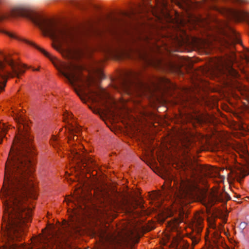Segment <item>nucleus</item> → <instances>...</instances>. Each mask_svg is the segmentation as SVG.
<instances>
[{
	"label": "nucleus",
	"instance_id": "nucleus-10",
	"mask_svg": "<svg viewBox=\"0 0 249 249\" xmlns=\"http://www.w3.org/2000/svg\"><path fill=\"white\" fill-rule=\"evenodd\" d=\"M203 228V219L198 214L195 215L192 221V228L194 232L196 233L195 236H191L192 243L196 244L199 240V235Z\"/></svg>",
	"mask_w": 249,
	"mask_h": 249
},
{
	"label": "nucleus",
	"instance_id": "nucleus-22",
	"mask_svg": "<svg viewBox=\"0 0 249 249\" xmlns=\"http://www.w3.org/2000/svg\"><path fill=\"white\" fill-rule=\"evenodd\" d=\"M53 47L54 49H55L56 51L61 52L62 51V49H61L60 46L59 44H53Z\"/></svg>",
	"mask_w": 249,
	"mask_h": 249
},
{
	"label": "nucleus",
	"instance_id": "nucleus-7",
	"mask_svg": "<svg viewBox=\"0 0 249 249\" xmlns=\"http://www.w3.org/2000/svg\"><path fill=\"white\" fill-rule=\"evenodd\" d=\"M4 60L5 62L10 66L12 71L5 70V64L0 60V91L4 90L8 77L16 76L19 78L20 74L24 73L25 69L26 68L24 64L15 62L13 60L9 59L5 56H4Z\"/></svg>",
	"mask_w": 249,
	"mask_h": 249
},
{
	"label": "nucleus",
	"instance_id": "nucleus-17",
	"mask_svg": "<svg viewBox=\"0 0 249 249\" xmlns=\"http://www.w3.org/2000/svg\"><path fill=\"white\" fill-rule=\"evenodd\" d=\"M170 81L164 78H157L156 81L152 82V84L155 87H158L159 85L163 84H170Z\"/></svg>",
	"mask_w": 249,
	"mask_h": 249
},
{
	"label": "nucleus",
	"instance_id": "nucleus-6",
	"mask_svg": "<svg viewBox=\"0 0 249 249\" xmlns=\"http://www.w3.org/2000/svg\"><path fill=\"white\" fill-rule=\"evenodd\" d=\"M173 186L176 188V202L180 205H185L198 190V185L194 180L187 178H181L178 181L172 177Z\"/></svg>",
	"mask_w": 249,
	"mask_h": 249
},
{
	"label": "nucleus",
	"instance_id": "nucleus-3",
	"mask_svg": "<svg viewBox=\"0 0 249 249\" xmlns=\"http://www.w3.org/2000/svg\"><path fill=\"white\" fill-rule=\"evenodd\" d=\"M22 16L30 19L36 25L48 34L52 38L67 42L71 38V32L66 28L54 22L44 18L34 13L30 8L19 6L12 9L10 13H0V21L10 17Z\"/></svg>",
	"mask_w": 249,
	"mask_h": 249
},
{
	"label": "nucleus",
	"instance_id": "nucleus-28",
	"mask_svg": "<svg viewBox=\"0 0 249 249\" xmlns=\"http://www.w3.org/2000/svg\"><path fill=\"white\" fill-rule=\"evenodd\" d=\"M224 24L226 26H227V24L226 23H224Z\"/></svg>",
	"mask_w": 249,
	"mask_h": 249
},
{
	"label": "nucleus",
	"instance_id": "nucleus-25",
	"mask_svg": "<svg viewBox=\"0 0 249 249\" xmlns=\"http://www.w3.org/2000/svg\"><path fill=\"white\" fill-rule=\"evenodd\" d=\"M66 53L67 55H68L70 57H72V53L71 50H67L66 51Z\"/></svg>",
	"mask_w": 249,
	"mask_h": 249
},
{
	"label": "nucleus",
	"instance_id": "nucleus-5",
	"mask_svg": "<svg viewBox=\"0 0 249 249\" xmlns=\"http://www.w3.org/2000/svg\"><path fill=\"white\" fill-rule=\"evenodd\" d=\"M135 233L130 229L124 230L117 234H107L100 249H131L126 248L131 246L130 241L135 242Z\"/></svg>",
	"mask_w": 249,
	"mask_h": 249
},
{
	"label": "nucleus",
	"instance_id": "nucleus-23",
	"mask_svg": "<svg viewBox=\"0 0 249 249\" xmlns=\"http://www.w3.org/2000/svg\"><path fill=\"white\" fill-rule=\"evenodd\" d=\"M247 226V223L245 222H242L239 224V227L240 230L243 231Z\"/></svg>",
	"mask_w": 249,
	"mask_h": 249
},
{
	"label": "nucleus",
	"instance_id": "nucleus-18",
	"mask_svg": "<svg viewBox=\"0 0 249 249\" xmlns=\"http://www.w3.org/2000/svg\"><path fill=\"white\" fill-rule=\"evenodd\" d=\"M221 238V236L220 234L217 231H214L213 233V244L210 243L211 246L212 247L218 246L219 240H220Z\"/></svg>",
	"mask_w": 249,
	"mask_h": 249
},
{
	"label": "nucleus",
	"instance_id": "nucleus-27",
	"mask_svg": "<svg viewBox=\"0 0 249 249\" xmlns=\"http://www.w3.org/2000/svg\"><path fill=\"white\" fill-rule=\"evenodd\" d=\"M33 70H34V71H38V69H34Z\"/></svg>",
	"mask_w": 249,
	"mask_h": 249
},
{
	"label": "nucleus",
	"instance_id": "nucleus-31",
	"mask_svg": "<svg viewBox=\"0 0 249 249\" xmlns=\"http://www.w3.org/2000/svg\"><path fill=\"white\" fill-rule=\"evenodd\" d=\"M100 75H102V76H103V74H102V73H100Z\"/></svg>",
	"mask_w": 249,
	"mask_h": 249
},
{
	"label": "nucleus",
	"instance_id": "nucleus-16",
	"mask_svg": "<svg viewBox=\"0 0 249 249\" xmlns=\"http://www.w3.org/2000/svg\"><path fill=\"white\" fill-rule=\"evenodd\" d=\"M25 41L26 43L35 47L36 49H37L40 52H41L46 57L49 58L50 60H53V58H55L53 56L51 55L49 53H48L45 50H43V49L40 48L39 47L37 46L36 44H35L34 43L29 41H28V40H25Z\"/></svg>",
	"mask_w": 249,
	"mask_h": 249
},
{
	"label": "nucleus",
	"instance_id": "nucleus-26",
	"mask_svg": "<svg viewBox=\"0 0 249 249\" xmlns=\"http://www.w3.org/2000/svg\"><path fill=\"white\" fill-rule=\"evenodd\" d=\"M72 114H71V113H67V117L68 118H72Z\"/></svg>",
	"mask_w": 249,
	"mask_h": 249
},
{
	"label": "nucleus",
	"instance_id": "nucleus-15",
	"mask_svg": "<svg viewBox=\"0 0 249 249\" xmlns=\"http://www.w3.org/2000/svg\"><path fill=\"white\" fill-rule=\"evenodd\" d=\"M121 86L125 90H129L134 84L129 78H123L120 82Z\"/></svg>",
	"mask_w": 249,
	"mask_h": 249
},
{
	"label": "nucleus",
	"instance_id": "nucleus-11",
	"mask_svg": "<svg viewBox=\"0 0 249 249\" xmlns=\"http://www.w3.org/2000/svg\"><path fill=\"white\" fill-rule=\"evenodd\" d=\"M226 14L229 18L236 21L244 19L247 17V13L245 11L234 8H228L226 10Z\"/></svg>",
	"mask_w": 249,
	"mask_h": 249
},
{
	"label": "nucleus",
	"instance_id": "nucleus-13",
	"mask_svg": "<svg viewBox=\"0 0 249 249\" xmlns=\"http://www.w3.org/2000/svg\"><path fill=\"white\" fill-rule=\"evenodd\" d=\"M222 71L224 78L229 79L231 78H237L239 76L238 72L230 65L226 66Z\"/></svg>",
	"mask_w": 249,
	"mask_h": 249
},
{
	"label": "nucleus",
	"instance_id": "nucleus-20",
	"mask_svg": "<svg viewBox=\"0 0 249 249\" xmlns=\"http://www.w3.org/2000/svg\"><path fill=\"white\" fill-rule=\"evenodd\" d=\"M207 119L206 117H204V116H197L195 118V120L199 124H201L202 123H205L207 121Z\"/></svg>",
	"mask_w": 249,
	"mask_h": 249
},
{
	"label": "nucleus",
	"instance_id": "nucleus-19",
	"mask_svg": "<svg viewBox=\"0 0 249 249\" xmlns=\"http://www.w3.org/2000/svg\"><path fill=\"white\" fill-rule=\"evenodd\" d=\"M50 143L53 146L56 148L57 146L59 145V141L55 135H53L50 139Z\"/></svg>",
	"mask_w": 249,
	"mask_h": 249
},
{
	"label": "nucleus",
	"instance_id": "nucleus-30",
	"mask_svg": "<svg viewBox=\"0 0 249 249\" xmlns=\"http://www.w3.org/2000/svg\"><path fill=\"white\" fill-rule=\"evenodd\" d=\"M162 4H163V5H164V4H165L163 1L162 2Z\"/></svg>",
	"mask_w": 249,
	"mask_h": 249
},
{
	"label": "nucleus",
	"instance_id": "nucleus-24",
	"mask_svg": "<svg viewBox=\"0 0 249 249\" xmlns=\"http://www.w3.org/2000/svg\"><path fill=\"white\" fill-rule=\"evenodd\" d=\"M89 108L92 110L94 113L97 114L100 113V109L95 108H93L91 106H89Z\"/></svg>",
	"mask_w": 249,
	"mask_h": 249
},
{
	"label": "nucleus",
	"instance_id": "nucleus-9",
	"mask_svg": "<svg viewBox=\"0 0 249 249\" xmlns=\"http://www.w3.org/2000/svg\"><path fill=\"white\" fill-rule=\"evenodd\" d=\"M223 34V38L220 40L221 43L228 47L234 43H240V39L236 32L231 28H229V32L228 33L222 27L219 29Z\"/></svg>",
	"mask_w": 249,
	"mask_h": 249
},
{
	"label": "nucleus",
	"instance_id": "nucleus-29",
	"mask_svg": "<svg viewBox=\"0 0 249 249\" xmlns=\"http://www.w3.org/2000/svg\"><path fill=\"white\" fill-rule=\"evenodd\" d=\"M213 228H215V226H213Z\"/></svg>",
	"mask_w": 249,
	"mask_h": 249
},
{
	"label": "nucleus",
	"instance_id": "nucleus-1",
	"mask_svg": "<svg viewBox=\"0 0 249 249\" xmlns=\"http://www.w3.org/2000/svg\"><path fill=\"white\" fill-rule=\"evenodd\" d=\"M19 129L21 131L13 141L5 165V200L2 223L5 240L3 249H18L16 242L23 238L27 223L31 221L29 196L36 198L32 178L34 163L30 157L33 139L28 128Z\"/></svg>",
	"mask_w": 249,
	"mask_h": 249
},
{
	"label": "nucleus",
	"instance_id": "nucleus-21",
	"mask_svg": "<svg viewBox=\"0 0 249 249\" xmlns=\"http://www.w3.org/2000/svg\"><path fill=\"white\" fill-rule=\"evenodd\" d=\"M6 34L10 37L15 38L17 39H19V38L14 33L7 32Z\"/></svg>",
	"mask_w": 249,
	"mask_h": 249
},
{
	"label": "nucleus",
	"instance_id": "nucleus-4",
	"mask_svg": "<svg viewBox=\"0 0 249 249\" xmlns=\"http://www.w3.org/2000/svg\"><path fill=\"white\" fill-rule=\"evenodd\" d=\"M69 135L68 136V142L72 147L71 149V153L73 156L74 160L76 161V164L78 165L80 169L82 170V165L84 168H92L96 166L95 161L89 156V155L85 153L83 145L78 144V151L74 147L77 146V143L74 142L77 140V135H79L81 132V128L77 125H71L68 128Z\"/></svg>",
	"mask_w": 249,
	"mask_h": 249
},
{
	"label": "nucleus",
	"instance_id": "nucleus-8",
	"mask_svg": "<svg viewBox=\"0 0 249 249\" xmlns=\"http://www.w3.org/2000/svg\"><path fill=\"white\" fill-rule=\"evenodd\" d=\"M202 203L207 208H210L216 202H221L226 203L231 199L230 195L225 192L212 191L202 194Z\"/></svg>",
	"mask_w": 249,
	"mask_h": 249
},
{
	"label": "nucleus",
	"instance_id": "nucleus-2",
	"mask_svg": "<svg viewBox=\"0 0 249 249\" xmlns=\"http://www.w3.org/2000/svg\"><path fill=\"white\" fill-rule=\"evenodd\" d=\"M64 69L67 72L61 71L60 72L67 79L68 82L74 87L75 92L83 102L85 103L88 98L92 103L100 104L104 107L107 111L111 112L110 107L107 105L110 98L108 93L101 88H98L97 90L90 89V82L87 78L82 77L80 66L71 63L65 65Z\"/></svg>",
	"mask_w": 249,
	"mask_h": 249
},
{
	"label": "nucleus",
	"instance_id": "nucleus-12",
	"mask_svg": "<svg viewBox=\"0 0 249 249\" xmlns=\"http://www.w3.org/2000/svg\"><path fill=\"white\" fill-rule=\"evenodd\" d=\"M231 172L234 175L236 180L241 183L243 178L247 176L244 168L240 165L235 166L234 169L231 170Z\"/></svg>",
	"mask_w": 249,
	"mask_h": 249
},
{
	"label": "nucleus",
	"instance_id": "nucleus-14",
	"mask_svg": "<svg viewBox=\"0 0 249 249\" xmlns=\"http://www.w3.org/2000/svg\"><path fill=\"white\" fill-rule=\"evenodd\" d=\"M192 169L196 173L207 175L209 174L208 167L203 166L198 163H194L191 166Z\"/></svg>",
	"mask_w": 249,
	"mask_h": 249
}]
</instances>
